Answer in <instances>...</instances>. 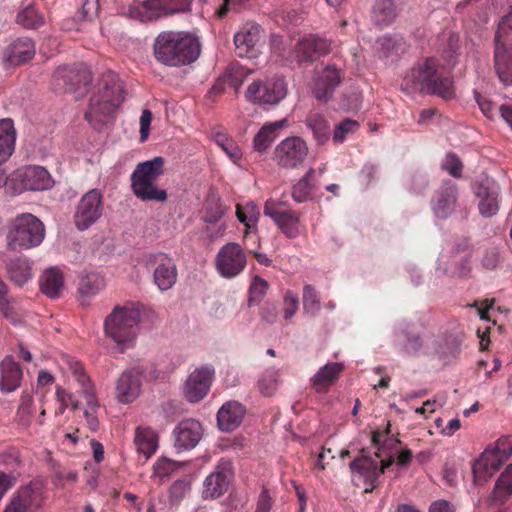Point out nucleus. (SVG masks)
Wrapping results in <instances>:
<instances>
[{
    "label": "nucleus",
    "mask_w": 512,
    "mask_h": 512,
    "mask_svg": "<svg viewBox=\"0 0 512 512\" xmlns=\"http://www.w3.org/2000/svg\"><path fill=\"white\" fill-rule=\"evenodd\" d=\"M494 66L500 81L512 85V13L499 23L495 35Z\"/></svg>",
    "instance_id": "7"
},
{
    "label": "nucleus",
    "mask_w": 512,
    "mask_h": 512,
    "mask_svg": "<svg viewBox=\"0 0 512 512\" xmlns=\"http://www.w3.org/2000/svg\"><path fill=\"white\" fill-rule=\"evenodd\" d=\"M147 266L153 269L155 285L161 290L171 289L177 281V267L175 261L165 253L151 254Z\"/></svg>",
    "instance_id": "15"
},
{
    "label": "nucleus",
    "mask_w": 512,
    "mask_h": 512,
    "mask_svg": "<svg viewBox=\"0 0 512 512\" xmlns=\"http://www.w3.org/2000/svg\"><path fill=\"white\" fill-rule=\"evenodd\" d=\"M441 167L454 178H461L463 163L454 152H448L443 160Z\"/></svg>",
    "instance_id": "50"
},
{
    "label": "nucleus",
    "mask_w": 512,
    "mask_h": 512,
    "mask_svg": "<svg viewBox=\"0 0 512 512\" xmlns=\"http://www.w3.org/2000/svg\"><path fill=\"white\" fill-rule=\"evenodd\" d=\"M406 43L399 36H383L378 39V51L384 58L398 57L405 52Z\"/></svg>",
    "instance_id": "40"
},
{
    "label": "nucleus",
    "mask_w": 512,
    "mask_h": 512,
    "mask_svg": "<svg viewBox=\"0 0 512 512\" xmlns=\"http://www.w3.org/2000/svg\"><path fill=\"white\" fill-rule=\"evenodd\" d=\"M279 372L266 371L258 382L261 393L265 396H271L279 385Z\"/></svg>",
    "instance_id": "48"
},
{
    "label": "nucleus",
    "mask_w": 512,
    "mask_h": 512,
    "mask_svg": "<svg viewBox=\"0 0 512 512\" xmlns=\"http://www.w3.org/2000/svg\"><path fill=\"white\" fill-rule=\"evenodd\" d=\"M246 413L245 407L237 401H229L222 405L217 413L218 426L222 431L235 430L242 422Z\"/></svg>",
    "instance_id": "27"
},
{
    "label": "nucleus",
    "mask_w": 512,
    "mask_h": 512,
    "mask_svg": "<svg viewBox=\"0 0 512 512\" xmlns=\"http://www.w3.org/2000/svg\"><path fill=\"white\" fill-rule=\"evenodd\" d=\"M64 288V277L57 268L47 269L40 279L41 291L50 298H58Z\"/></svg>",
    "instance_id": "33"
},
{
    "label": "nucleus",
    "mask_w": 512,
    "mask_h": 512,
    "mask_svg": "<svg viewBox=\"0 0 512 512\" xmlns=\"http://www.w3.org/2000/svg\"><path fill=\"white\" fill-rule=\"evenodd\" d=\"M189 484L184 480L175 481L170 488V496L173 499L180 500L189 491Z\"/></svg>",
    "instance_id": "61"
},
{
    "label": "nucleus",
    "mask_w": 512,
    "mask_h": 512,
    "mask_svg": "<svg viewBox=\"0 0 512 512\" xmlns=\"http://www.w3.org/2000/svg\"><path fill=\"white\" fill-rule=\"evenodd\" d=\"M103 195L100 190L92 189L85 193L78 202L74 213V222L78 230L91 227L102 216Z\"/></svg>",
    "instance_id": "11"
},
{
    "label": "nucleus",
    "mask_w": 512,
    "mask_h": 512,
    "mask_svg": "<svg viewBox=\"0 0 512 512\" xmlns=\"http://www.w3.org/2000/svg\"><path fill=\"white\" fill-rule=\"evenodd\" d=\"M481 456L488 463V465H490L496 472L503 465L501 460L498 459L497 454L492 445L486 448L485 451L481 454Z\"/></svg>",
    "instance_id": "63"
},
{
    "label": "nucleus",
    "mask_w": 512,
    "mask_h": 512,
    "mask_svg": "<svg viewBox=\"0 0 512 512\" xmlns=\"http://www.w3.org/2000/svg\"><path fill=\"white\" fill-rule=\"evenodd\" d=\"M23 377V371L12 356H6L0 363V389L3 392L16 390Z\"/></svg>",
    "instance_id": "29"
},
{
    "label": "nucleus",
    "mask_w": 512,
    "mask_h": 512,
    "mask_svg": "<svg viewBox=\"0 0 512 512\" xmlns=\"http://www.w3.org/2000/svg\"><path fill=\"white\" fill-rule=\"evenodd\" d=\"M0 466L7 470L6 473H19L22 466L19 453L15 450L0 453Z\"/></svg>",
    "instance_id": "52"
},
{
    "label": "nucleus",
    "mask_w": 512,
    "mask_h": 512,
    "mask_svg": "<svg viewBox=\"0 0 512 512\" xmlns=\"http://www.w3.org/2000/svg\"><path fill=\"white\" fill-rule=\"evenodd\" d=\"M152 121V112L149 109H144L140 117V140L144 142L147 140L150 131V124Z\"/></svg>",
    "instance_id": "58"
},
{
    "label": "nucleus",
    "mask_w": 512,
    "mask_h": 512,
    "mask_svg": "<svg viewBox=\"0 0 512 512\" xmlns=\"http://www.w3.org/2000/svg\"><path fill=\"white\" fill-rule=\"evenodd\" d=\"M315 170L310 168L304 176L299 179L292 187L291 195L294 201L303 203L312 198V192L314 189L313 177Z\"/></svg>",
    "instance_id": "39"
},
{
    "label": "nucleus",
    "mask_w": 512,
    "mask_h": 512,
    "mask_svg": "<svg viewBox=\"0 0 512 512\" xmlns=\"http://www.w3.org/2000/svg\"><path fill=\"white\" fill-rule=\"evenodd\" d=\"M91 80L90 71L82 64L74 67L61 66L53 73V85L58 91L83 93Z\"/></svg>",
    "instance_id": "10"
},
{
    "label": "nucleus",
    "mask_w": 512,
    "mask_h": 512,
    "mask_svg": "<svg viewBox=\"0 0 512 512\" xmlns=\"http://www.w3.org/2000/svg\"><path fill=\"white\" fill-rule=\"evenodd\" d=\"M401 89L408 94H432L445 100L454 97L452 79L439 71L434 58L412 67L403 78Z\"/></svg>",
    "instance_id": "2"
},
{
    "label": "nucleus",
    "mask_w": 512,
    "mask_h": 512,
    "mask_svg": "<svg viewBox=\"0 0 512 512\" xmlns=\"http://www.w3.org/2000/svg\"><path fill=\"white\" fill-rule=\"evenodd\" d=\"M182 465V463L173 461L168 458H160L155 462L153 466V476L162 479L182 467Z\"/></svg>",
    "instance_id": "49"
},
{
    "label": "nucleus",
    "mask_w": 512,
    "mask_h": 512,
    "mask_svg": "<svg viewBox=\"0 0 512 512\" xmlns=\"http://www.w3.org/2000/svg\"><path fill=\"white\" fill-rule=\"evenodd\" d=\"M154 56L158 62L170 67L193 63L200 55V42L190 33L163 31L155 39Z\"/></svg>",
    "instance_id": "1"
},
{
    "label": "nucleus",
    "mask_w": 512,
    "mask_h": 512,
    "mask_svg": "<svg viewBox=\"0 0 512 512\" xmlns=\"http://www.w3.org/2000/svg\"><path fill=\"white\" fill-rule=\"evenodd\" d=\"M134 441L138 452L145 455L146 458L151 457L158 447L157 435L151 428L137 427Z\"/></svg>",
    "instance_id": "38"
},
{
    "label": "nucleus",
    "mask_w": 512,
    "mask_h": 512,
    "mask_svg": "<svg viewBox=\"0 0 512 512\" xmlns=\"http://www.w3.org/2000/svg\"><path fill=\"white\" fill-rule=\"evenodd\" d=\"M261 28L255 23H246L234 36V43L240 57H251L252 50L260 39Z\"/></svg>",
    "instance_id": "28"
},
{
    "label": "nucleus",
    "mask_w": 512,
    "mask_h": 512,
    "mask_svg": "<svg viewBox=\"0 0 512 512\" xmlns=\"http://www.w3.org/2000/svg\"><path fill=\"white\" fill-rule=\"evenodd\" d=\"M458 196L457 185L448 180L434 192L431 200L432 209L439 218H447L453 213Z\"/></svg>",
    "instance_id": "22"
},
{
    "label": "nucleus",
    "mask_w": 512,
    "mask_h": 512,
    "mask_svg": "<svg viewBox=\"0 0 512 512\" xmlns=\"http://www.w3.org/2000/svg\"><path fill=\"white\" fill-rule=\"evenodd\" d=\"M44 502L42 490L32 484L20 487L3 512H35Z\"/></svg>",
    "instance_id": "18"
},
{
    "label": "nucleus",
    "mask_w": 512,
    "mask_h": 512,
    "mask_svg": "<svg viewBox=\"0 0 512 512\" xmlns=\"http://www.w3.org/2000/svg\"><path fill=\"white\" fill-rule=\"evenodd\" d=\"M512 494V464L498 478L494 487V498L500 501L505 500Z\"/></svg>",
    "instance_id": "43"
},
{
    "label": "nucleus",
    "mask_w": 512,
    "mask_h": 512,
    "mask_svg": "<svg viewBox=\"0 0 512 512\" xmlns=\"http://www.w3.org/2000/svg\"><path fill=\"white\" fill-rule=\"evenodd\" d=\"M163 173L162 157L139 163L131 175V188L134 195L142 201H165L167 192L155 186V182Z\"/></svg>",
    "instance_id": "5"
},
{
    "label": "nucleus",
    "mask_w": 512,
    "mask_h": 512,
    "mask_svg": "<svg viewBox=\"0 0 512 512\" xmlns=\"http://www.w3.org/2000/svg\"><path fill=\"white\" fill-rule=\"evenodd\" d=\"M35 55V45L31 39L19 38L8 48V61L13 65L27 62Z\"/></svg>",
    "instance_id": "34"
},
{
    "label": "nucleus",
    "mask_w": 512,
    "mask_h": 512,
    "mask_svg": "<svg viewBox=\"0 0 512 512\" xmlns=\"http://www.w3.org/2000/svg\"><path fill=\"white\" fill-rule=\"evenodd\" d=\"M175 447L181 450L194 448L202 437L201 424L194 419L181 421L174 429Z\"/></svg>",
    "instance_id": "25"
},
{
    "label": "nucleus",
    "mask_w": 512,
    "mask_h": 512,
    "mask_svg": "<svg viewBox=\"0 0 512 512\" xmlns=\"http://www.w3.org/2000/svg\"><path fill=\"white\" fill-rule=\"evenodd\" d=\"M272 498L267 489H263L259 495L256 512H270L272 508Z\"/></svg>",
    "instance_id": "64"
},
{
    "label": "nucleus",
    "mask_w": 512,
    "mask_h": 512,
    "mask_svg": "<svg viewBox=\"0 0 512 512\" xmlns=\"http://www.w3.org/2000/svg\"><path fill=\"white\" fill-rule=\"evenodd\" d=\"M18 178L23 187L31 191H42L53 185L50 173L42 166H27L19 171Z\"/></svg>",
    "instance_id": "26"
},
{
    "label": "nucleus",
    "mask_w": 512,
    "mask_h": 512,
    "mask_svg": "<svg viewBox=\"0 0 512 512\" xmlns=\"http://www.w3.org/2000/svg\"><path fill=\"white\" fill-rule=\"evenodd\" d=\"M423 347V341L419 334L407 333L403 351L408 355L417 354Z\"/></svg>",
    "instance_id": "57"
},
{
    "label": "nucleus",
    "mask_w": 512,
    "mask_h": 512,
    "mask_svg": "<svg viewBox=\"0 0 512 512\" xmlns=\"http://www.w3.org/2000/svg\"><path fill=\"white\" fill-rule=\"evenodd\" d=\"M140 310L134 304L117 305L104 320V333L119 351L134 347L139 333Z\"/></svg>",
    "instance_id": "4"
},
{
    "label": "nucleus",
    "mask_w": 512,
    "mask_h": 512,
    "mask_svg": "<svg viewBox=\"0 0 512 512\" xmlns=\"http://www.w3.org/2000/svg\"><path fill=\"white\" fill-rule=\"evenodd\" d=\"M105 286L104 278L97 273H89L80 278L78 291L81 295L92 296Z\"/></svg>",
    "instance_id": "42"
},
{
    "label": "nucleus",
    "mask_w": 512,
    "mask_h": 512,
    "mask_svg": "<svg viewBox=\"0 0 512 512\" xmlns=\"http://www.w3.org/2000/svg\"><path fill=\"white\" fill-rule=\"evenodd\" d=\"M18 24L27 29H38L45 23L44 17L34 5H28L19 11L16 17Z\"/></svg>",
    "instance_id": "41"
},
{
    "label": "nucleus",
    "mask_w": 512,
    "mask_h": 512,
    "mask_svg": "<svg viewBox=\"0 0 512 512\" xmlns=\"http://www.w3.org/2000/svg\"><path fill=\"white\" fill-rule=\"evenodd\" d=\"M472 470L474 483L476 485H482L496 473V471L490 465H488V463L483 459L481 455L473 463Z\"/></svg>",
    "instance_id": "46"
},
{
    "label": "nucleus",
    "mask_w": 512,
    "mask_h": 512,
    "mask_svg": "<svg viewBox=\"0 0 512 512\" xmlns=\"http://www.w3.org/2000/svg\"><path fill=\"white\" fill-rule=\"evenodd\" d=\"M215 269L225 279L239 276L247 266V255L237 242H229L222 246L215 257Z\"/></svg>",
    "instance_id": "8"
},
{
    "label": "nucleus",
    "mask_w": 512,
    "mask_h": 512,
    "mask_svg": "<svg viewBox=\"0 0 512 512\" xmlns=\"http://www.w3.org/2000/svg\"><path fill=\"white\" fill-rule=\"evenodd\" d=\"M215 142L233 161V163L238 164L242 158V152L233 139L227 137L224 134H218L215 137Z\"/></svg>",
    "instance_id": "45"
},
{
    "label": "nucleus",
    "mask_w": 512,
    "mask_h": 512,
    "mask_svg": "<svg viewBox=\"0 0 512 512\" xmlns=\"http://www.w3.org/2000/svg\"><path fill=\"white\" fill-rule=\"evenodd\" d=\"M299 308V298L293 291H287L283 297V316L286 320L291 319Z\"/></svg>",
    "instance_id": "53"
},
{
    "label": "nucleus",
    "mask_w": 512,
    "mask_h": 512,
    "mask_svg": "<svg viewBox=\"0 0 512 512\" xmlns=\"http://www.w3.org/2000/svg\"><path fill=\"white\" fill-rule=\"evenodd\" d=\"M306 125L313 132L314 139L319 145L326 143L331 137V128L321 113L311 111L306 118Z\"/></svg>",
    "instance_id": "37"
},
{
    "label": "nucleus",
    "mask_w": 512,
    "mask_h": 512,
    "mask_svg": "<svg viewBox=\"0 0 512 512\" xmlns=\"http://www.w3.org/2000/svg\"><path fill=\"white\" fill-rule=\"evenodd\" d=\"M99 12V0H84L81 8V14L84 19L91 20Z\"/></svg>",
    "instance_id": "60"
},
{
    "label": "nucleus",
    "mask_w": 512,
    "mask_h": 512,
    "mask_svg": "<svg viewBox=\"0 0 512 512\" xmlns=\"http://www.w3.org/2000/svg\"><path fill=\"white\" fill-rule=\"evenodd\" d=\"M285 125V119L263 125L254 137V149L260 153L265 152L278 137L279 131Z\"/></svg>",
    "instance_id": "32"
},
{
    "label": "nucleus",
    "mask_w": 512,
    "mask_h": 512,
    "mask_svg": "<svg viewBox=\"0 0 512 512\" xmlns=\"http://www.w3.org/2000/svg\"><path fill=\"white\" fill-rule=\"evenodd\" d=\"M268 287L269 284L265 279L261 278L260 276H254L249 288V304L252 305L254 302L259 303L265 296Z\"/></svg>",
    "instance_id": "51"
},
{
    "label": "nucleus",
    "mask_w": 512,
    "mask_h": 512,
    "mask_svg": "<svg viewBox=\"0 0 512 512\" xmlns=\"http://www.w3.org/2000/svg\"><path fill=\"white\" fill-rule=\"evenodd\" d=\"M141 378V372L136 369L122 373L116 386V396L121 403H131L139 396L142 386Z\"/></svg>",
    "instance_id": "24"
},
{
    "label": "nucleus",
    "mask_w": 512,
    "mask_h": 512,
    "mask_svg": "<svg viewBox=\"0 0 512 512\" xmlns=\"http://www.w3.org/2000/svg\"><path fill=\"white\" fill-rule=\"evenodd\" d=\"M498 459L504 464L512 456V439L502 437L498 439L493 445Z\"/></svg>",
    "instance_id": "54"
},
{
    "label": "nucleus",
    "mask_w": 512,
    "mask_h": 512,
    "mask_svg": "<svg viewBox=\"0 0 512 512\" xmlns=\"http://www.w3.org/2000/svg\"><path fill=\"white\" fill-rule=\"evenodd\" d=\"M330 50L331 43L327 39L309 35L297 42L294 55L299 63L313 62L320 56L327 55Z\"/></svg>",
    "instance_id": "21"
},
{
    "label": "nucleus",
    "mask_w": 512,
    "mask_h": 512,
    "mask_svg": "<svg viewBox=\"0 0 512 512\" xmlns=\"http://www.w3.org/2000/svg\"><path fill=\"white\" fill-rule=\"evenodd\" d=\"M124 100V90L120 79L113 72L105 73L99 83L98 92L90 99L85 119L95 129H100L113 117Z\"/></svg>",
    "instance_id": "3"
},
{
    "label": "nucleus",
    "mask_w": 512,
    "mask_h": 512,
    "mask_svg": "<svg viewBox=\"0 0 512 512\" xmlns=\"http://www.w3.org/2000/svg\"><path fill=\"white\" fill-rule=\"evenodd\" d=\"M321 308L320 297L316 289L306 284L303 287V310L305 313L316 315Z\"/></svg>",
    "instance_id": "44"
},
{
    "label": "nucleus",
    "mask_w": 512,
    "mask_h": 512,
    "mask_svg": "<svg viewBox=\"0 0 512 512\" xmlns=\"http://www.w3.org/2000/svg\"><path fill=\"white\" fill-rule=\"evenodd\" d=\"M308 154L306 142L297 136L282 140L274 150V160L286 169H293L303 163Z\"/></svg>",
    "instance_id": "13"
},
{
    "label": "nucleus",
    "mask_w": 512,
    "mask_h": 512,
    "mask_svg": "<svg viewBox=\"0 0 512 512\" xmlns=\"http://www.w3.org/2000/svg\"><path fill=\"white\" fill-rule=\"evenodd\" d=\"M359 128V123L355 120L347 118L339 123L333 132V142L336 144L342 143L349 134L355 133Z\"/></svg>",
    "instance_id": "47"
},
{
    "label": "nucleus",
    "mask_w": 512,
    "mask_h": 512,
    "mask_svg": "<svg viewBox=\"0 0 512 512\" xmlns=\"http://www.w3.org/2000/svg\"><path fill=\"white\" fill-rule=\"evenodd\" d=\"M350 470L354 481H362L365 485L364 492H372L379 485V477L383 470L379 468L376 459L366 455L361 451V455L356 457L350 464Z\"/></svg>",
    "instance_id": "16"
},
{
    "label": "nucleus",
    "mask_w": 512,
    "mask_h": 512,
    "mask_svg": "<svg viewBox=\"0 0 512 512\" xmlns=\"http://www.w3.org/2000/svg\"><path fill=\"white\" fill-rule=\"evenodd\" d=\"M215 374L210 365L196 368L188 377L184 386V395L189 402L202 400L209 392Z\"/></svg>",
    "instance_id": "17"
},
{
    "label": "nucleus",
    "mask_w": 512,
    "mask_h": 512,
    "mask_svg": "<svg viewBox=\"0 0 512 512\" xmlns=\"http://www.w3.org/2000/svg\"><path fill=\"white\" fill-rule=\"evenodd\" d=\"M189 0H144L130 7V15L142 22L161 14H174L189 9Z\"/></svg>",
    "instance_id": "9"
},
{
    "label": "nucleus",
    "mask_w": 512,
    "mask_h": 512,
    "mask_svg": "<svg viewBox=\"0 0 512 512\" xmlns=\"http://www.w3.org/2000/svg\"><path fill=\"white\" fill-rule=\"evenodd\" d=\"M71 370L76 381L81 386V392L88 390L93 387L91 384L90 378L86 375L85 370L81 363L75 361L71 363Z\"/></svg>",
    "instance_id": "56"
},
{
    "label": "nucleus",
    "mask_w": 512,
    "mask_h": 512,
    "mask_svg": "<svg viewBox=\"0 0 512 512\" xmlns=\"http://www.w3.org/2000/svg\"><path fill=\"white\" fill-rule=\"evenodd\" d=\"M341 363L331 362L320 368L312 378V387L317 393H326L338 380L343 370Z\"/></svg>",
    "instance_id": "30"
},
{
    "label": "nucleus",
    "mask_w": 512,
    "mask_h": 512,
    "mask_svg": "<svg viewBox=\"0 0 512 512\" xmlns=\"http://www.w3.org/2000/svg\"><path fill=\"white\" fill-rule=\"evenodd\" d=\"M45 237L44 224L33 214L23 213L11 222L7 234V246L18 251L39 246Z\"/></svg>",
    "instance_id": "6"
},
{
    "label": "nucleus",
    "mask_w": 512,
    "mask_h": 512,
    "mask_svg": "<svg viewBox=\"0 0 512 512\" xmlns=\"http://www.w3.org/2000/svg\"><path fill=\"white\" fill-rule=\"evenodd\" d=\"M16 131L11 119L0 120V162H6L15 147Z\"/></svg>",
    "instance_id": "35"
},
{
    "label": "nucleus",
    "mask_w": 512,
    "mask_h": 512,
    "mask_svg": "<svg viewBox=\"0 0 512 512\" xmlns=\"http://www.w3.org/2000/svg\"><path fill=\"white\" fill-rule=\"evenodd\" d=\"M6 272L9 279L17 286H23L32 278V267L28 258L24 256L10 259L6 263Z\"/></svg>",
    "instance_id": "31"
},
{
    "label": "nucleus",
    "mask_w": 512,
    "mask_h": 512,
    "mask_svg": "<svg viewBox=\"0 0 512 512\" xmlns=\"http://www.w3.org/2000/svg\"><path fill=\"white\" fill-rule=\"evenodd\" d=\"M264 214L275 222L287 238L294 239L299 236L300 215L295 211L282 209L280 201L268 199L264 205Z\"/></svg>",
    "instance_id": "14"
},
{
    "label": "nucleus",
    "mask_w": 512,
    "mask_h": 512,
    "mask_svg": "<svg viewBox=\"0 0 512 512\" xmlns=\"http://www.w3.org/2000/svg\"><path fill=\"white\" fill-rule=\"evenodd\" d=\"M478 199V209L483 217L489 218L497 214L500 206V188L493 182L475 183L472 187Z\"/></svg>",
    "instance_id": "20"
},
{
    "label": "nucleus",
    "mask_w": 512,
    "mask_h": 512,
    "mask_svg": "<svg viewBox=\"0 0 512 512\" xmlns=\"http://www.w3.org/2000/svg\"><path fill=\"white\" fill-rule=\"evenodd\" d=\"M287 94V84L282 77H273L266 81H255L248 86L246 97L258 104L274 105Z\"/></svg>",
    "instance_id": "12"
},
{
    "label": "nucleus",
    "mask_w": 512,
    "mask_h": 512,
    "mask_svg": "<svg viewBox=\"0 0 512 512\" xmlns=\"http://www.w3.org/2000/svg\"><path fill=\"white\" fill-rule=\"evenodd\" d=\"M342 82L341 71L334 65H327L320 71L315 79L313 94L315 98L322 102L329 101L335 89Z\"/></svg>",
    "instance_id": "23"
},
{
    "label": "nucleus",
    "mask_w": 512,
    "mask_h": 512,
    "mask_svg": "<svg viewBox=\"0 0 512 512\" xmlns=\"http://www.w3.org/2000/svg\"><path fill=\"white\" fill-rule=\"evenodd\" d=\"M397 16V8L393 0H377L372 8V21L380 26L390 25Z\"/></svg>",
    "instance_id": "36"
},
{
    "label": "nucleus",
    "mask_w": 512,
    "mask_h": 512,
    "mask_svg": "<svg viewBox=\"0 0 512 512\" xmlns=\"http://www.w3.org/2000/svg\"><path fill=\"white\" fill-rule=\"evenodd\" d=\"M54 383V377L46 371H40L37 378L38 391L45 395Z\"/></svg>",
    "instance_id": "62"
},
{
    "label": "nucleus",
    "mask_w": 512,
    "mask_h": 512,
    "mask_svg": "<svg viewBox=\"0 0 512 512\" xmlns=\"http://www.w3.org/2000/svg\"><path fill=\"white\" fill-rule=\"evenodd\" d=\"M33 397L29 392H23L20 397L18 415L22 421L29 422L32 415Z\"/></svg>",
    "instance_id": "55"
},
{
    "label": "nucleus",
    "mask_w": 512,
    "mask_h": 512,
    "mask_svg": "<svg viewBox=\"0 0 512 512\" xmlns=\"http://www.w3.org/2000/svg\"><path fill=\"white\" fill-rule=\"evenodd\" d=\"M233 476L232 464L228 460H221L215 470L209 474L202 491L203 498L213 499L223 495L229 486Z\"/></svg>",
    "instance_id": "19"
},
{
    "label": "nucleus",
    "mask_w": 512,
    "mask_h": 512,
    "mask_svg": "<svg viewBox=\"0 0 512 512\" xmlns=\"http://www.w3.org/2000/svg\"><path fill=\"white\" fill-rule=\"evenodd\" d=\"M56 398L60 402L59 413L62 414L69 404L72 405L73 409H78V403L73 402L72 395L68 394L64 389L58 387L56 390Z\"/></svg>",
    "instance_id": "59"
}]
</instances>
